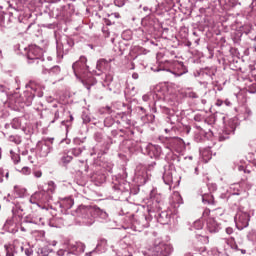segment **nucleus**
Masks as SVG:
<instances>
[{"instance_id":"obj_43","label":"nucleus","mask_w":256,"mask_h":256,"mask_svg":"<svg viewBox=\"0 0 256 256\" xmlns=\"http://www.w3.org/2000/svg\"><path fill=\"white\" fill-rule=\"evenodd\" d=\"M253 117V111H251V108L246 107L244 109V119L245 121H249Z\"/></svg>"},{"instance_id":"obj_38","label":"nucleus","mask_w":256,"mask_h":256,"mask_svg":"<svg viewBox=\"0 0 256 256\" xmlns=\"http://www.w3.org/2000/svg\"><path fill=\"white\" fill-rule=\"evenodd\" d=\"M83 151H85V147H76V148H72L69 151V153H71V155H74V157H79V155H81Z\"/></svg>"},{"instance_id":"obj_24","label":"nucleus","mask_w":256,"mask_h":256,"mask_svg":"<svg viewBox=\"0 0 256 256\" xmlns=\"http://www.w3.org/2000/svg\"><path fill=\"white\" fill-rule=\"evenodd\" d=\"M22 223H32L33 225H45V218L36 214H29L24 218Z\"/></svg>"},{"instance_id":"obj_51","label":"nucleus","mask_w":256,"mask_h":256,"mask_svg":"<svg viewBox=\"0 0 256 256\" xmlns=\"http://www.w3.org/2000/svg\"><path fill=\"white\" fill-rule=\"evenodd\" d=\"M10 154H11V159H12V161H13L15 164L19 163V161H20V159H21L20 156H19V154L14 153L13 150L10 151Z\"/></svg>"},{"instance_id":"obj_25","label":"nucleus","mask_w":256,"mask_h":256,"mask_svg":"<svg viewBox=\"0 0 256 256\" xmlns=\"http://www.w3.org/2000/svg\"><path fill=\"white\" fill-rule=\"evenodd\" d=\"M167 163H169L170 165H179V163H181V156L175 154V152H173V150H169L166 153V157H165Z\"/></svg>"},{"instance_id":"obj_23","label":"nucleus","mask_w":256,"mask_h":256,"mask_svg":"<svg viewBox=\"0 0 256 256\" xmlns=\"http://www.w3.org/2000/svg\"><path fill=\"white\" fill-rule=\"evenodd\" d=\"M206 229L209 233H219L221 231V223L215 218H208L206 220Z\"/></svg>"},{"instance_id":"obj_34","label":"nucleus","mask_w":256,"mask_h":256,"mask_svg":"<svg viewBox=\"0 0 256 256\" xmlns=\"http://www.w3.org/2000/svg\"><path fill=\"white\" fill-rule=\"evenodd\" d=\"M200 155H201L203 161H205V163H207L211 159V149L206 148L204 150H200Z\"/></svg>"},{"instance_id":"obj_22","label":"nucleus","mask_w":256,"mask_h":256,"mask_svg":"<svg viewBox=\"0 0 256 256\" xmlns=\"http://www.w3.org/2000/svg\"><path fill=\"white\" fill-rule=\"evenodd\" d=\"M163 150L160 148L159 145H153V144H148L146 146V153L151 157V159H159L161 157V153Z\"/></svg>"},{"instance_id":"obj_57","label":"nucleus","mask_w":256,"mask_h":256,"mask_svg":"<svg viewBox=\"0 0 256 256\" xmlns=\"http://www.w3.org/2000/svg\"><path fill=\"white\" fill-rule=\"evenodd\" d=\"M70 119L71 120H63L61 123H62V125H65V127H69V124H67V123H72V121H73V116H70Z\"/></svg>"},{"instance_id":"obj_63","label":"nucleus","mask_w":256,"mask_h":256,"mask_svg":"<svg viewBox=\"0 0 256 256\" xmlns=\"http://www.w3.org/2000/svg\"><path fill=\"white\" fill-rule=\"evenodd\" d=\"M83 123H91V118L89 116H83Z\"/></svg>"},{"instance_id":"obj_44","label":"nucleus","mask_w":256,"mask_h":256,"mask_svg":"<svg viewBox=\"0 0 256 256\" xmlns=\"http://www.w3.org/2000/svg\"><path fill=\"white\" fill-rule=\"evenodd\" d=\"M104 125L106 127H113V125H115V119H113L111 116L106 117L104 120Z\"/></svg>"},{"instance_id":"obj_60","label":"nucleus","mask_w":256,"mask_h":256,"mask_svg":"<svg viewBox=\"0 0 256 256\" xmlns=\"http://www.w3.org/2000/svg\"><path fill=\"white\" fill-rule=\"evenodd\" d=\"M3 177H5V170L0 168V183H3Z\"/></svg>"},{"instance_id":"obj_10","label":"nucleus","mask_w":256,"mask_h":256,"mask_svg":"<svg viewBox=\"0 0 256 256\" xmlns=\"http://www.w3.org/2000/svg\"><path fill=\"white\" fill-rule=\"evenodd\" d=\"M51 199H53V196L49 192L41 190L39 192H35L29 198V203L37 205L38 207H43V205H47Z\"/></svg>"},{"instance_id":"obj_13","label":"nucleus","mask_w":256,"mask_h":256,"mask_svg":"<svg viewBox=\"0 0 256 256\" xmlns=\"http://www.w3.org/2000/svg\"><path fill=\"white\" fill-rule=\"evenodd\" d=\"M236 228L239 231L247 229L249 227V222L251 221V216L247 212L238 211L234 217Z\"/></svg>"},{"instance_id":"obj_26","label":"nucleus","mask_w":256,"mask_h":256,"mask_svg":"<svg viewBox=\"0 0 256 256\" xmlns=\"http://www.w3.org/2000/svg\"><path fill=\"white\" fill-rule=\"evenodd\" d=\"M155 217L160 225H169L171 221V214L167 211L158 212V215H155Z\"/></svg>"},{"instance_id":"obj_48","label":"nucleus","mask_w":256,"mask_h":256,"mask_svg":"<svg viewBox=\"0 0 256 256\" xmlns=\"http://www.w3.org/2000/svg\"><path fill=\"white\" fill-rule=\"evenodd\" d=\"M11 17H13V13H12V12L5 13V14L2 16L3 21H4V22H3L4 25H5L6 22H7V23H11V21H12Z\"/></svg>"},{"instance_id":"obj_15","label":"nucleus","mask_w":256,"mask_h":256,"mask_svg":"<svg viewBox=\"0 0 256 256\" xmlns=\"http://www.w3.org/2000/svg\"><path fill=\"white\" fill-rule=\"evenodd\" d=\"M235 129H237V120H229L225 129L218 133V140L227 141L231 135H234Z\"/></svg>"},{"instance_id":"obj_53","label":"nucleus","mask_w":256,"mask_h":256,"mask_svg":"<svg viewBox=\"0 0 256 256\" xmlns=\"http://www.w3.org/2000/svg\"><path fill=\"white\" fill-rule=\"evenodd\" d=\"M127 1L129 0H114V5H116V7H123Z\"/></svg>"},{"instance_id":"obj_61","label":"nucleus","mask_w":256,"mask_h":256,"mask_svg":"<svg viewBox=\"0 0 256 256\" xmlns=\"http://www.w3.org/2000/svg\"><path fill=\"white\" fill-rule=\"evenodd\" d=\"M188 97H190L191 99H197V97H199V96H198L197 93H195V92H190V93L188 94Z\"/></svg>"},{"instance_id":"obj_33","label":"nucleus","mask_w":256,"mask_h":256,"mask_svg":"<svg viewBox=\"0 0 256 256\" xmlns=\"http://www.w3.org/2000/svg\"><path fill=\"white\" fill-rule=\"evenodd\" d=\"M96 250L99 251V253H105V251H107V239L101 238L98 241V244L96 246Z\"/></svg>"},{"instance_id":"obj_35","label":"nucleus","mask_w":256,"mask_h":256,"mask_svg":"<svg viewBox=\"0 0 256 256\" xmlns=\"http://www.w3.org/2000/svg\"><path fill=\"white\" fill-rule=\"evenodd\" d=\"M172 203L175 205H183V197L179 192H174L172 195Z\"/></svg>"},{"instance_id":"obj_20","label":"nucleus","mask_w":256,"mask_h":256,"mask_svg":"<svg viewBox=\"0 0 256 256\" xmlns=\"http://www.w3.org/2000/svg\"><path fill=\"white\" fill-rule=\"evenodd\" d=\"M61 213L64 215H69V209L75 205V200H73V197L69 196L66 198H62L59 202Z\"/></svg>"},{"instance_id":"obj_47","label":"nucleus","mask_w":256,"mask_h":256,"mask_svg":"<svg viewBox=\"0 0 256 256\" xmlns=\"http://www.w3.org/2000/svg\"><path fill=\"white\" fill-rule=\"evenodd\" d=\"M67 9H69V6H65V5H63L60 8H58V11H60L58 13V16L59 17H65L67 15Z\"/></svg>"},{"instance_id":"obj_1","label":"nucleus","mask_w":256,"mask_h":256,"mask_svg":"<svg viewBox=\"0 0 256 256\" xmlns=\"http://www.w3.org/2000/svg\"><path fill=\"white\" fill-rule=\"evenodd\" d=\"M25 87L26 91H24L23 94H19V92L9 94L10 88L0 84V93H5L6 99L10 105H15L16 107H25L26 105V107H31L35 95H37V97H43V91L39 90L37 82L33 80H30Z\"/></svg>"},{"instance_id":"obj_27","label":"nucleus","mask_w":256,"mask_h":256,"mask_svg":"<svg viewBox=\"0 0 256 256\" xmlns=\"http://www.w3.org/2000/svg\"><path fill=\"white\" fill-rule=\"evenodd\" d=\"M37 149L40 153V157H47V155L51 153L53 148L47 143L39 142L37 144Z\"/></svg>"},{"instance_id":"obj_30","label":"nucleus","mask_w":256,"mask_h":256,"mask_svg":"<svg viewBox=\"0 0 256 256\" xmlns=\"http://www.w3.org/2000/svg\"><path fill=\"white\" fill-rule=\"evenodd\" d=\"M217 73V69L214 68H206L202 75L205 77L207 81H213V77H215V74Z\"/></svg>"},{"instance_id":"obj_41","label":"nucleus","mask_w":256,"mask_h":256,"mask_svg":"<svg viewBox=\"0 0 256 256\" xmlns=\"http://www.w3.org/2000/svg\"><path fill=\"white\" fill-rule=\"evenodd\" d=\"M71 161H73V156L71 155L64 154L60 158V163H62V165H68V163H71Z\"/></svg>"},{"instance_id":"obj_3","label":"nucleus","mask_w":256,"mask_h":256,"mask_svg":"<svg viewBox=\"0 0 256 256\" xmlns=\"http://www.w3.org/2000/svg\"><path fill=\"white\" fill-rule=\"evenodd\" d=\"M152 219L153 216H151V214H147V212L140 213L132 218L130 229H132V231L141 233L143 229H147V227H149Z\"/></svg>"},{"instance_id":"obj_16","label":"nucleus","mask_w":256,"mask_h":256,"mask_svg":"<svg viewBox=\"0 0 256 256\" xmlns=\"http://www.w3.org/2000/svg\"><path fill=\"white\" fill-rule=\"evenodd\" d=\"M153 101H167V85L158 84L151 91Z\"/></svg>"},{"instance_id":"obj_29","label":"nucleus","mask_w":256,"mask_h":256,"mask_svg":"<svg viewBox=\"0 0 256 256\" xmlns=\"http://www.w3.org/2000/svg\"><path fill=\"white\" fill-rule=\"evenodd\" d=\"M5 231H8V233H17L19 231V227H17V223L13 220V218L7 219L4 224Z\"/></svg>"},{"instance_id":"obj_42","label":"nucleus","mask_w":256,"mask_h":256,"mask_svg":"<svg viewBox=\"0 0 256 256\" xmlns=\"http://www.w3.org/2000/svg\"><path fill=\"white\" fill-rule=\"evenodd\" d=\"M196 239L199 243H202V245H207V243H209V237L205 235L196 234Z\"/></svg>"},{"instance_id":"obj_59","label":"nucleus","mask_w":256,"mask_h":256,"mask_svg":"<svg viewBox=\"0 0 256 256\" xmlns=\"http://www.w3.org/2000/svg\"><path fill=\"white\" fill-rule=\"evenodd\" d=\"M42 175H43V172H41V171H39V170L34 172V177H36V179L41 178Z\"/></svg>"},{"instance_id":"obj_40","label":"nucleus","mask_w":256,"mask_h":256,"mask_svg":"<svg viewBox=\"0 0 256 256\" xmlns=\"http://www.w3.org/2000/svg\"><path fill=\"white\" fill-rule=\"evenodd\" d=\"M56 189H57V184H55L54 181H49L48 189H47L46 193H49L52 196L53 193H55Z\"/></svg>"},{"instance_id":"obj_58","label":"nucleus","mask_w":256,"mask_h":256,"mask_svg":"<svg viewBox=\"0 0 256 256\" xmlns=\"http://www.w3.org/2000/svg\"><path fill=\"white\" fill-rule=\"evenodd\" d=\"M238 171H243L244 173H251V171L245 169V166L243 165L238 166Z\"/></svg>"},{"instance_id":"obj_18","label":"nucleus","mask_w":256,"mask_h":256,"mask_svg":"<svg viewBox=\"0 0 256 256\" xmlns=\"http://www.w3.org/2000/svg\"><path fill=\"white\" fill-rule=\"evenodd\" d=\"M72 69L75 77H79L81 73H85L88 69L87 58L85 56L80 57V60L73 63Z\"/></svg>"},{"instance_id":"obj_2","label":"nucleus","mask_w":256,"mask_h":256,"mask_svg":"<svg viewBox=\"0 0 256 256\" xmlns=\"http://www.w3.org/2000/svg\"><path fill=\"white\" fill-rule=\"evenodd\" d=\"M71 215L75 217L78 225H85L86 227H91L97 217L104 220L109 219V214L97 206L80 205L71 212Z\"/></svg>"},{"instance_id":"obj_17","label":"nucleus","mask_w":256,"mask_h":256,"mask_svg":"<svg viewBox=\"0 0 256 256\" xmlns=\"http://www.w3.org/2000/svg\"><path fill=\"white\" fill-rule=\"evenodd\" d=\"M184 148L185 143L183 142V139L177 137L170 138L167 145L165 146V149L168 151H176V153H181Z\"/></svg>"},{"instance_id":"obj_5","label":"nucleus","mask_w":256,"mask_h":256,"mask_svg":"<svg viewBox=\"0 0 256 256\" xmlns=\"http://www.w3.org/2000/svg\"><path fill=\"white\" fill-rule=\"evenodd\" d=\"M94 139L97 143H102L101 148L97 145L93 152H91V155H98V157H101V155H105L109 149H111V145H113V140L111 137H103V134L97 132L94 135Z\"/></svg>"},{"instance_id":"obj_11","label":"nucleus","mask_w":256,"mask_h":256,"mask_svg":"<svg viewBox=\"0 0 256 256\" xmlns=\"http://www.w3.org/2000/svg\"><path fill=\"white\" fill-rule=\"evenodd\" d=\"M162 179L169 189H175V187L179 186L181 177L177 176V172L173 168H165Z\"/></svg>"},{"instance_id":"obj_56","label":"nucleus","mask_w":256,"mask_h":256,"mask_svg":"<svg viewBox=\"0 0 256 256\" xmlns=\"http://www.w3.org/2000/svg\"><path fill=\"white\" fill-rule=\"evenodd\" d=\"M143 101L147 102V101H151V99H153V95H151V92L148 94H145L142 96Z\"/></svg>"},{"instance_id":"obj_52","label":"nucleus","mask_w":256,"mask_h":256,"mask_svg":"<svg viewBox=\"0 0 256 256\" xmlns=\"http://www.w3.org/2000/svg\"><path fill=\"white\" fill-rule=\"evenodd\" d=\"M6 256H15V252H13V246L5 245Z\"/></svg>"},{"instance_id":"obj_55","label":"nucleus","mask_w":256,"mask_h":256,"mask_svg":"<svg viewBox=\"0 0 256 256\" xmlns=\"http://www.w3.org/2000/svg\"><path fill=\"white\" fill-rule=\"evenodd\" d=\"M99 112H100V114L101 115H104V113H111V107H109V106H106V107H104V108H101L100 110H99Z\"/></svg>"},{"instance_id":"obj_64","label":"nucleus","mask_w":256,"mask_h":256,"mask_svg":"<svg viewBox=\"0 0 256 256\" xmlns=\"http://www.w3.org/2000/svg\"><path fill=\"white\" fill-rule=\"evenodd\" d=\"M226 233L227 235H233V228L231 227L226 228Z\"/></svg>"},{"instance_id":"obj_21","label":"nucleus","mask_w":256,"mask_h":256,"mask_svg":"<svg viewBox=\"0 0 256 256\" xmlns=\"http://www.w3.org/2000/svg\"><path fill=\"white\" fill-rule=\"evenodd\" d=\"M11 127L12 129H21L25 135H29V128H27L25 118H14L11 122Z\"/></svg>"},{"instance_id":"obj_54","label":"nucleus","mask_w":256,"mask_h":256,"mask_svg":"<svg viewBox=\"0 0 256 256\" xmlns=\"http://www.w3.org/2000/svg\"><path fill=\"white\" fill-rule=\"evenodd\" d=\"M157 7H159V5H156L155 8H149V7L145 6V7L143 8V11H145V12L149 11L150 14H151V13H157Z\"/></svg>"},{"instance_id":"obj_36","label":"nucleus","mask_w":256,"mask_h":256,"mask_svg":"<svg viewBox=\"0 0 256 256\" xmlns=\"http://www.w3.org/2000/svg\"><path fill=\"white\" fill-rule=\"evenodd\" d=\"M21 253H24L26 256H32L33 255V248L29 246V244L20 246Z\"/></svg>"},{"instance_id":"obj_14","label":"nucleus","mask_w":256,"mask_h":256,"mask_svg":"<svg viewBox=\"0 0 256 256\" xmlns=\"http://www.w3.org/2000/svg\"><path fill=\"white\" fill-rule=\"evenodd\" d=\"M247 189H251V185H249L247 181H242V182L231 184L228 189V193L230 197H233L235 195L239 196V195H243V193H245Z\"/></svg>"},{"instance_id":"obj_46","label":"nucleus","mask_w":256,"mask_h":256,"mask_svg":"<svg viewBox=\"0 0 256 256\" xmlns=\"http://www.w3.org/2000/svg\"><path fill=\"white\" fill-rule=\"evenodd\" d=\"M196 229L197 231H201L203 229V221L201 220H196L193 225H192V230Z\"/></svg>"},{"instance_id":"obj_6","label":"nucleus","mask_w":256,"mask_h":256,"mask_svg":"<svg viewBox=\"0 0 256 256\" xmlns=\"http://www.w3.org/2000/svg\"><path fill=\"white\" fill-rule=\"evenodd\" d=\"M157 167V162H151L147 165V167H138L135 172L134 181L137 183V185H145L147 181H149V177H151V174H149V171H153Z\"/></svg>"},{"instance_id":"obj_7","label":"nucleus","mask_w":256,"mask_h":256,"mask_svg":"<svg viewBox=\"0 0 256 256\" xmlns=\"http://www.w3.org/2000/svg\"><path fill=\"white\" fill-rule=\"evenodd\" d=\"M173 253V246L161 242V240H155L153 246L149 249L150 256H169Z\"/></svg>"},{"instance_id":"obj_31","label":"nucleus","mask_w":256,"mask_h":256,"mask_svg":"<svg viewBox=\"0 0 256 256\" xmlns=\"http://www.w3.org/2000/svg\"><path fill=\"white\" fill-rule=\"evenodd\" d=\"M83 85L86 87V89H91V87H93V85L97 84V79H95V77L93 76H88L87 78H85L84 80H82Z\"/></svg>"},{"instance_id":"obj_12","label":"nucleus","mask_w":256,"mask_h":256,"mask_svg":"<svg viewBox=\"0 0 256 256\" xmlns=\"http://www.w3.org/2000/svg\"><path fill=\"white\" fill-rule=\"evenodd\" d=\"M73 45H75V42L69 38L65 37L60 42H56V51L58 57H63V55H67L69 51L73 48Z\"/></svg>"},{"instance_id":"obj_19","label":"nucleus","mask_w":256,"mask_h":256,"mask_svg":"<svg viewBox=\"0 0 256 256\" xmlns=\"http://www.w3.org/2000/svg\"><path fill=\"white\" fill-rule=\"evenodd\" d=\"M112 189L117 193H129L131 191V185L123 179L115 180L112 184Z\"/></svg>"},{"instance_id":"obj_49","label":"nucleus","mask_w":256,"mask_h":256,"mask_svg":"<svg viewBox=\"0 0 256 256\" xmlns=\"http://www.w3.org/2000/svg\"><path fill=\"white\" fill-rule=\"evenodd\" d=\"M9 141H11V143H15L16 145H21V137L20 136H10L9 137Z\"/></svg>"},{"instance_id":"obj_9","label":"nucleus","mask_w":256,"mask_h":256,"mask_svg":"<svg viewBox=\"0 0 256 256\" xmlns=\"http://www.w3.org/2000/svg\"><path fill=\"white\" fill-rule=\"evenodd\" d=\"M163 205V196L157 194L155 190L151 191L150 199L147 203L146 214L151 215V213H159L161 211V206Z\"/></svg>"},{"instance_id":"obj_4","label":"nucleus","mask_w":256,"mask_h":256,"mask_svg":"<svg viewBox=\"0 0 256 256\" xmlns=\"http://www.w3.org/2000/svg\"><path fill=\"white\" fill-rule=\"evenodd\" d=\"M111 63V60H107V59H100L97 61L96 64V71H95V75H102V80L101 83L103 85V87H109V85H111L112 81H113V76L111 74H105V71H107V69H109V65Z\"/></svg>"},{"instance_id":"obj_50","label":"nucleus","mask_w":256,"mask_h":256,"mask_svg":"<svg viewBox=\"0 0 256 256\" xmlns=\"http://www.w3.org/2000/svg\"><path fill=\"white\" fill-rule=\"evenodd\" d=\"M57 256H73V253L69 250L60 249L57 251Z\"/></svg>"},{"instance_id":"obj_8","label":"nucleus","mask_w":256,"mask_h":256,"mask_svg":"<svg viewBox=\"0 0 256 256\" xmlns=\"http://www.w3.org/2000/svg\"><path fill=\"white\" fill-rule=\"evenodd\" d=\"M23 49L24 51H26V58L29 64L39 63V61H43V53H45V50H43L41 47L32 44L28 46V48Z\"/></svg>"},{"instance_id":"obj_28","label":"nucleus","mask_w":256,"mask_h":256,"mask_svg":"<svg viewBox=\"0 0 256 256\" xmlns=\"http://www.w3.org/2000/svg\"><path fill=\"white\" fill-rule=\"evenodd\" d=\"M209 135L211 134H208L205 130L198 129L194 133V141H196V143H203V141H207V139H209Z\"/></svg>"},{"instance_id":"obj_32","label":"nucleus","mask_w":256,"mask_h":256,"mask_svg":"<svg viewBox=\"0 0 256 256\" xmlns=\"http://www.w3.org/2000/svg\"><path fill=\"white\" fill-rule=\"evenodd\" d=\"M202 202L205 205H215V198L212 196V194L205 193L202 194Z\"/></svg>"},{"instance_id":"obj_39","label":"nucleus","mask_w":256,"mask_h":256,"mask_svg":"<svg viewBox=\"0 0 256 256\" xmlns=\"http://www.w3.org/2000/svg\"><path fill=\"white\" fill-rule=\"evenodd\" d=\"M73 251H75L76 254L85 253V244H83L81 242L76 243V245L74 246Z\"/></svg>"},{"instance_id":"obj_62","label":"nucleus","mask_w":256,"mask_h":256,"mask_svg":"<svg viewBox=\"0 0 256 256\" xmlns=\"http://www.w3.org/2000/svg\"><path fill=\"white\" fill-rule=\"evenodd\" d=\"M104 25L111 26V25H113V22H111V20H109L107 18H104Z\"/></svg>"},{"instance_id":"obj_37","label":"nucleus","mask_w":256,"mask_h":256,"mask_svg":"<svg viewBox=\"0 0 256 256\" xmlns=\"http://www.w3.org/2000/svg\"><path fill=\"white\" fill-rule=\"evenodd\" d=\"M14 193H15V197H19V198H23L25 197V194L27 193V190L25 188H21V187H14Z\"/></svg>"},{"instance_id":"obj_45","label":"nucleus","mask_w":256,"mask_h":256,"mask_svg":"<svg viewBox=\"0 0 256 256\" xmlns=\"http://www.w3.org/2000/svg\"><path fill=\"white\" fill-rule=\"evenodd\" d=\"M61 73V67L59 66H54L49 70V75L52 77L55 75H59Z\"/></svg>"}]
</instances>
